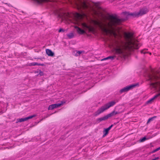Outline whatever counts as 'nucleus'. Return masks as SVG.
<instances>
[{
	"mask_svg": "<svg viewBox=\"0 0 160 160\" xmlns=\"http://www.w3.org/2000/svg\"><path fill=\"white\" fill-rule=\"evenodd\" d=\"M74 16L75 20V23L82 27L83 29H82L77 26H74L77 32L79 34L85 33L87 31L94 32L96 29H98L105 34L112 35L115 38L118 36L121 37L120 28L116 26L119 24L122 20L119 18L116 15H109L107 18L108 22L105 21H102L92 20V22L94 26L88 25L82 21L83 18H87V15L86 13L82 12L80 14L76 12L74 14Z\"/></svg>",
	"mask_w": 160,
	"mask_h": 160,
	"instance_id": "nucleus-1",
	"label": "nucleus"
},
{
	"mask_svg": "<svg viewBox=\"0 0 160 160\" xmlns=\"http://www.w3.org/2000/svg\"><path fill=\"white\" fill-rule=\"evenodd\" d=\"M124 36L125 42H118L114 50L115 54L121 58L125 57L127 54L126 50L138 49L140 46L138 42L134 39L132 33L125 32Z\"/></svg>",
	"mask_w": 160,
	"mask_h": 160,
	"instance_id": "nucleus-2",
	"label": "nucleus"
},
{
	"mask_svg": "<svg viewBox=\"0 0 160 160\" xmlns=\"http://www.w3.org/2000/svg\"><path fill=\"white\" fill-rule=\"evenodd\" d=\"M149 80L151 81V87L156 90L158 93L147 101L148 104L151 103L154 99L160 96V77L155 75H149Z\"/></svg>",
	"mask_w": 160,
	"mask_h": 160,
	"instance_id": "nucleus-3",
	"label": "nucleus"
},
{
	"mask_svg": "<svg viewBox=\"0 0 160 160\" xmlns=\"http://www.w3.org/2000/svg\"><path fill=\"white\" fill-rule=\"evenodd\" d=\"M77 6L78 9H87L89 11H92L96 15L98 13L95 9V8H99L98 4L94 3L91 1L83 0L80 1L79 3L77 4Z\"/></svg>",
	"mask_w": 160,
	"mask_h": 160,
	"instance_id": "nucleus-4",
	"label": "nucleus"
},
{
	"mask_svg": "<svg viewBox=\"0 0 160 160\" xmlns=\"http://www.w3.org/2000/svg\"><path fill=\"white\" fill-rule=\"evenodd\" d=\"M148 11V9L147 8H144L140 9L138 12L129 13L127 12H123V14L127 16H131L133 17H137L145 14Z\"/></svg>",
	"mask_w": 160,
	"mask_h": 160,
	"instance_id": "nucleus-5",
	"label": "nucleus"
},
{
	"mask_svg": "<svg viewBox=\"0 0 160 160\" xmlns=\"http://www.w3.org/2000/svg\"><path fill=\"white\" fill-rule=\"evenodd\" d=\"M116 103V102L114 101H112L109 103L106 104L103 106L99 108L94 113L95 116H97L100 114L101 113L103 112L105 110L113 106Z\"/></svg>",
	"mask_w": 160,
	"mask_h": 160,
	"instance_id": "nucleus-6",
	"label": "nucleus"
},
{
	"mask_svg": "<svg viewBox=\"0 0 160 160\" xmlns=\"http://www.w3.org/2000/svg\"><path fill=\"white\" fill-rule=\"evenodd\" d=\"M138 83L131 85L129 86L124 87V88L121 89L120 90V92L121 93L127 92L130 90L134 88L136 86H138Z\"/></svg>",
	"mask_w": 160,
	"mask_h": 160,
	"instance_id": "nucleus-7",
	"label": "nucleus"
},
{
	"mask_svg": "<svg viewBox=\"0 0 160 160\" xmlns=\"http://www.w3.org/2000/svg\"><path fill=\"white\" fill-rule=\"evenodd\" d=\"M63 103L61 102L60 103L50 105L48 108V110H52L54 108L59 107L61 105H62Z\"/></svg>",
	"mask_w": 160,
	"mask_h": 160,
	"instance_id": "nucleus-8",
	"label": "nucleus"
},
{
	"mask_svg": "<svg viewBox=\"0 0 160 160\" xmlns=\"http://www.w3.org/2000/svg\"><path fill=\"white\" fill-rule=\"evenodd\" d=\"M35 116H36V115H32V116H28V117H26L25 118H20L18 119V122H23L24 121H27V120H28L29 119H31V118L35 117Z\"/></svg>",
	"mask_w": 160,
	"mask_h": 160,
	"instance_id": "nucleus-9",
	"label": "nucleus"
},
{
	"mask_svg": "<svg viewBox=\"0 0 160 160\" xmlns=\"http://www.w3.org/2000/svg\"><path fill=\"white\" fill-rule=\"evenodd\" d=\"M113 125H111L108 128H105L103 132V137H104L108 134V133L109 130L113 126Z\"/></svg>",
	"mask_w": 160,
	"mask_h": 160,
	"instance_id": "nucleus-10",
	"label": "nucleus"
},
{
	"mask_svg": "<svg viewBox=\"0 0 160 160\" xmlns=\"http://www.w3.org/2000/svg\"><path fill=\"white\" fill-rule=\"evenodd\" d=\"M109 118L108 115L104 116L103 117L98 118L97 120V122L98 123H99L102 121H105L107 119Z\"/></svg>",
	"mask_w": 160,
	"mask_h": 160,
	"instance_id": "nucleus-11",
	"label": "nucleus"
},
{
	"mask_svg": "<svg viewBox=\"0 0 160 160\" xmlns=\"http://www.w3.org/2000/svg\"><path fill=\"white\" fill-rule=\"evenodd\" d=\"M46 51L47 54L49 56H53L54 55V53L50 49H46Z\"/></svg>",
	"mask_w": 160,
	"mask_h": 160,
	"instance_id": "nucleus-12",
	"label": "nucleus"
},
{
	"mask_svg": "<svg viewBox=\"0 0 160 160\" xmlns=\"http://www.w3.org/2000/svg\"><path fill=\"white\" fill-rule=\"evenodd\" d=\"M118 113L117 112L114 111L108 114L107 115L108 116V117L109 118L112 116H114Z\"/></svg>",
	"mask_w": 160,
	"mask_h": 160,
	"instance_id": "nucleus-13",
	"label": "nucleus"
},
{
	"mask_svg": "<svg viewBox=\"0 0 160 160\" xmlns=\"http://www.w3.org/2000/svg\"><path fill=\"white\" fill-rule=\"evenodd\" d=\"M115 56H110L108 57L107 58H104L101 60L102 61L106 60L109 59H110L111 60H113L115 58Z\"/></svg>",
	"mask_w": 160,
	"mask_h": 160,
	"instance_id": "nucleus-14",
	"label": "nucleus"
},
{
	"mask_svg": "<svg viewBox=\"0 0 160 160\" xmlns=\"http://www.w3.org/2000/svg\"><path fill=\"white\" fill-rule=\"evenodd\" d=\"M36 2L39 3H41L43 2H48L49 1L48 0H33Z\"/></svg>",
	"mask_w": 160,
	"mask_h": 160,
	"instance_id": "nucleus-15",
	"label": "nucleus"
},
{
	"mask_svg": "<svg viewBox=\"0 0 160 160\" xmlns=\"http://www.w3.org/2000/svg\"><path fill=\"white\" fill-rule=\"evenodd\" d=\"M83 52V51H75L74 53H75V55L77 56H79Z\"/></svg>",
	"mask_w": 160,
	"mask_h": 160,
	"instance_id": "nucleus-16",
	"label": "nucleus"
},
{
	"mask_svg": "<svg viewBox=\"0 0 160 160\" xmlns=\"http://www.w3.org/2000/svg\"><path fill=\"white\" fill-rule=\"evenodd\" d=\"M68 37L69 38H73L74 36V34L73 33H70L67 34Z\"/></svg>",
	"mask_w": 160,
	"mask_h": 160,
	"instance_id": "nucleus-17",
	"label": "nucleus"
},
{
	"mask_svg": "<svg viewBox=\"0 0 160 160\" xmlns=\"http://www.w3.org/2000/svg\"><path fill=\"white\" fill-rule=\"evenodd\" d=\"M156 117H152L151 118H149L148 120V121L147 122V123H149V122H150V121L153 120Z\"/></svg>",
	"mask_w": 160,
	"mask_h": 160,
	"instance_id": "nucleus-18",
	"label": "nucleus"
},
{
	"mask_svg": "<svg viewBox=\"0 0 160 160\" xmlns=\"http://www.w3.org/2000/svg\"><path fill=\"white\" fill-rule=\"evenodd\" d=\"M146 139V138L145 137H143L142 138L140 139V141L141 142H143L145 141Z\"/></svg>",
	"mask_w": 160,
	"mask_h": 160,
	"instance_id": "nucleus-19",
	"label": "nucleus"
},
{
	"mask_svg": "<svg viewBox=\"0 0 160 160\" xmlns=\"http://www.w3.org/2000/svg\"><path fill=\"white\" fill-rule=\"evenodd\" d=\"M159 150L158 148H157L156 149H155L152 152V153H154V152L158 151Z\"/></svg>",
	"mask_w": 160,
	"mask_h": 160,
	"instance_id": "nucleus-20",
	"label": "nucleus"
},
{
	"mask_svg": "<svg viewBox=\"0 0 160 160\" xmlns=\"http://www.w3.org/2000/svg\"><path fill=\"white\" fill-rule=\"evenodd\" d=\"M64 30L62 28H61L60 29L59 31H58V32H64Z\"/></svg>",
	"mask_w": 160,
	"mask_h": 160,
	"instance_id": "nucleus-21",
	"label": "nucleus"
},
{
	"mask_svg": "<svg viewBox=\"0 0 160 160\" xmlns=\"http://www.w3.org/2000/svg\"><path fill=\"white\" fill-rule=\"evenodd\" d=\"M39 74H40V75L41 76V75H43V72H41L40 73H39Z\"/></svg>",
	"mask_w": 160,
	"mask_h": 160,
	"instance_id": "nucleus-22",
	"label": "nucleus"
},
{
	"mask_svg": "<svg viewBox=\"0 0 160 160\" xmlns=\"http://www.w3.org/2000/svg\"><path fill=\"white\" fill-rule=\"evenodd\" d=\"M37 65V63H36V62H34V63H33L32 64V65Z\"/></svg>",
	"mask_w": 160,
	"mask_h": 160,
	"instance_id": "nucleus-23",
	"label": "nucleus"
},
{
	"mask_svg": "<svg viewBox=\"0 0 160 160\" xmlns=\"http://www.w3.org/2000/svg\"><path fill=\"white\" fill-rule=\"evenodd\" d=\"M142 53H145V52H143V51H142Z\"/></svg>",
	"mask_w": 160,
	"mask_h": 160,
	"instance_id": "nucleus-24",
	"label": "nucleus"
},
{
	"mask_svg": "<svg viewBox=\"0 0 160 160\" xmlns=\"http://www.w3.org/2000/svg\"><path fill=\"white\" fill-rule=\"evenodd\" d=\"M158 148L159 150H160V147Z\"/></svg>",
	"mask_w": 160,
	"mask_h": 160,
	"instance_id": "nucleus-25",
	"label": "nucleus"
},
{
	"mask_svg": "<svg viewBox=\"0 0 160 160\" xmlns=\"http://www.w3.org/2000/svg\"><path fill=\"white\" fill-rule=\"evenodd\" d=\"M149 53H150V54H151V53H150V52Z\"/></svg>",
	"mask_w": 160,
	"mask_h": 160,
	"instance_id": "nucleus-26",
	"label": "nucleus"
}]
</instances>
